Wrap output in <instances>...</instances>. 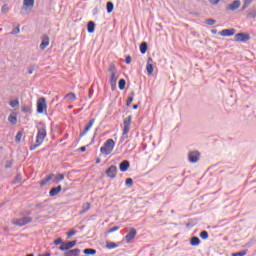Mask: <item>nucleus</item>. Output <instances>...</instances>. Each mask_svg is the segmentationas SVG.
Instances as JSON below:
<instances>
[{
	"instance_id": "nucleus-1",
	"label": "nucleus",
	"mask_w": 256,
	"mask_h": 256,
	"mask_svg": "<svg viewBox=\"0 0 256 256\" xmlns=\"http://www.w3.org/2000/svg\"><path fill=\"white\" fill-rule=\"evenodd\" d=\"M47 137V130L45 128H39L38 134L36 136V143L32 146H30V151H35L37 147L43 144V141H45V138Z\"/></svg>"
},
{
	"instance_id": "nucleus-2",
	"label": "nucleus",
	"mask_w": 256,
	"mask_h": 256,
	"mask_svg": "<svg viewBox=\"0 0 256 256\" xmlns=\"http://www.w3.org/2000/svg\"><path fill=\"white\" fill-rule=\"evenodd\" d=\"M113 149H115V141L113 139H108L104 146L100 148V152L103 155H110Z\"/></svg>"
},
{
	"instance_id": "nucleus-3",
	"label": "nucleus",
	"mask_w": 256,
	"mask_h": 256,
	"mask_svg": "<svg viewBox=\"0 0 256 256\" xmlns=\"http://www.w3.org/2000/svg\"><path fill=\"white\" fill-rule=\"evenodd\" d=\"M133 119V116H128L126 119H124L123 124H124V129H123V134H122V140L125 141V139H128L129 131H131V121Z\"/></svg>"
},
{
	"instance_id": "nucleus-4",
	"label": "nucleus",
	"mask_w": 256,
	"mask_h": 256,
	"mask_svg": "<svg viewBox=\"0 0 256 256\" xmlns=\"http://www.w3.org/2000/svg\"><path fill=\"white\" fill-rule=\"evenodd\" d=\"M33 221L32 217H23L20 219H13L12 225H16V227H23L24 225H27Z\"/></svg>"
},
{
	"instance_id": "nucleus-5",
	"label": "nucleus",
	"mask_w": 256,
	"mask_h": 256,
	"mask_svg": "<svg viewBox=\"0 0 256 256\" xmlns=\"http://www.w3.org/2000/svg\"><path fill=\"white\" fill-rule=\"evenodd\" d=\"M235 41H238L240 43H247L251 39V36L248 33H237L235 34Z\"/></svg>"
},
{
	"instance_id": "nucleus-6",
	"label": "nucleus",
	"mask_w": 256,
	"mask_h": 256,
	"mask_svg": "<svg viewBox=\"0 0 256 256\" xmlns=\"http://www.w3.org/2000/svg\"><path fill=\"white\" fill-rule=\"evenodd\" d=\"M47 109V102L44 97L39 98L37 101V113H44Z\"/></svg>"
},
{
	"instance_id": "nucleus-7",
	"label": "nucleus",
	"mask_w": 256,
	"mask_h": 256,
	"mask_svg": "<svg viewBox=\"0 0 256 256\" xmlns=\"http://www.w3.org/2000/svg\"><path fill=\"white\" fill-rule=\"evenodd\" d=\"M201 157V153L197 150L190 151L188 153V160L190 163H197Z\"/></svg>"
},
{
	"instance_id": "nucleus-8",
	"label": "nucleus",
	"mask_w": 256,
	"mask_h": 256,
	"mask_svg": "<svg viewBox=\"0 0 256 256\" xmlns=\"http://www.w3.org/2000/svg\"><path fill=\"white\" fill-rule=\"evenodd\" d=\"M77 245V240L64 242L63 245L59 246V251H69V249H73Z\"/></svg>"
},
{
	"instance_id": "nucleus-9",
	"label": "nucleus",
	"mask_w": 256,
	"mask_h": 256,
	"mask_svg": "<svg viewBox=\"0 0 256 256\" xmlns=\"http://www.w3.org/2000/svg\"><path fill=\"white\" fill-rule=\"evenodd\" d=\"M106 175L110 179H115L117 177V166L111 165L107 170H106Z\"/></svg>"
},
{
	"instance_id": "nucleus-10",
	"label": "nucleus",
	"mask_w": 256,
	"mask_h": 256,
	"mask_svg": "<svg viewBox=\"0 0 256 256\" xmlns=\"http://www.w3.org/2000/svg\"><path fill=\"white\" fill-rule=\"evenodd\" d=\"M134 237H137V229L130 228L129 233L125 236L126 243H131Z\"/></svg>"
},
{
	"instance_id": "nucleus-11",
	"label": "nucleus",
	"mask_w": 256,
	"mask_h": 256,
	"mask_svg": "<svg viewBox=\"0 0 256 256\" xmlns=\"http://www.w3.org/2000/svg\"><path fill=\"white\" fill-rule=\"evenodd\" d=\"M218 35H221L222 37H233V35H235V29H224L218 32Z\"/></svg>"
},
{
	"instance_id": "nucleus-12",
	"label": "nucleus",
	"mask_w": 256,
	"mask_h": 256,
	"mask_svg": "<svg viewBox=\"0 0 256 256\" xmlns=\"http://www.w3.org/2000/svg\"><path fill=\"white\" fill-rule=\"evenodd\" d=\"M93 125H95V118H92L88 124L86 125L84 131L82 133H80V137H85V135H87L88 131H91V127H93Z\"/></svg>"
},
{
	"instance_id": "nucleus-13",
	"label": "nucleus",
	"mask_w": 256,
	"mask_h": 256,
	"mask_svg": "<svg viewBox=\"0 0 256 256\" xmlns=\"http://www.w3.org/2000/svg\"><path fill=\"white\" fill-rule=\"evenodd\" d=\"M47 47H49V36L43 35L42 42L40 44V49H41V51H45V49H47Z\"/></svg>"
},
{
	"instance_id": "nucleus-14",
	"label": "nucleus",
	"mask_w": 256,
	"mask_h": 256,
	"mask_svg": "<svg viewBox=\"0 0 256 256\" xmlns=\"http://www.w3.org/2000/svg\"><path fill=\"white\" fill-rule=\"evenodd\" d=\"M129 167H131V163L128 160H124L119 164V169L122 173L128 171Z\"/></svg>"
},
{
	"instance_id": "nucleus-15",
	"label": "nucleus",
	"mask_w": 256,
	"mask_h": 256,
	"mask_svg": "<svg viewBox=\"0 0 256 256\" xmlns=\"http://www.w3.org/2000/svg\"><path fill=\"white\" fill-rule=\"evenodd\" d=\"M241 7V1L235 0L233 3L227 6L228 11H237Z\"/></svg>"
},
{
	"instance_id": "nucleus-16",
	"label": "nucleus",
	"mask_w": 256,
	"mask_h": 256,
	"mask_svg": "<svg viewBox=\"0 0 256 256\" xmlns=\"http://www.w3.org/2000/svg\"><path fill=\"white\" fill-rule=\"evenodd\" d=\"M61 189H63L61 185L51 188L49 191L50 197H55V195H59V193H61Z\"/></svg>"
},
{
	"instance_id": "nucleus-17",
	"label": "nucleus",
	"mask_w": 256,
	"mask_h": 256,
	"mask_svg": "<svg viewBox=\"0 0 256 256\" xmlns=\"http://www.w3.org/2000/svg\"><path fill=\"white\" fill-rule=\"evenodd\" d=\"M79 255H81V249L79 248L68 250L64 253V256H79Z\"/></svg>"
},
{
	"instance_id": "nucleus-18",
	"label": "nucleus",
	"mask_w": 256,
	"mask_h": 256,
	"mask_svg": "<svg viewBox=\"0 0 256 256\" xmlns=\"http://www.w3.org/2000/svg\"><path fill=\"white\" fill-rule=\"evenodd\" d=\"M117 79H119V75L111 74L110 85H111L113 91L117 87Z\"/></svg>"
},
{
	"instance_id": "nucleus-19",
	"label": "nucleus",
	"mask_w": 256,
	"mask_h": 256,
	"mask_svg": "<svg viewBox=\"0 0 256 256\" xmlns=\"http://www.w3.org/2000/svg\"><path fill=\"white\" fill-rule=\"evenodd\" d=\"M190 245H192V247H197V245H201V239H199V237L194 236L190 239Z\"/></svg>"
},
{
	"instance_id": "nucleus-20",
	"label": "nucleus",
	"mask_w": 256,
	"mask_h": 256,
	"mask_svg": "<svg viewBox=\"0 0 256 256\" xmlns=\"http://www.w3.org/2000/svg\"><path fill=\"white\" fill-rule=\"evenodd\" d=\"M23 5L24 7H26V9H33V6L35 5V0H24Z\"/></svg>"
},
{
	"instance_id": "nucleus-21",
	"label": "nucleus",
	"mask_w": 256,
	"mask_h": 256,
	"mask_svg": "<svg viewBox=\"0 0 256 256\" xmlns=\"http://www.w3.org/2000/svg\"><path fill=\"white\" fill-rule=\"evenodd\" d=\"M53 177H55L54 174H49L48 176H46V178L41 181L40 187H44V185H47V183H49V181H51V179H53Z\"/></svg>"
},
{
	"instance_id": "nucleus-22",
	"label": "nucleus",
	"mask_w": 256,
	"mask_h": 256,
	"mask_svg": "<svg viewBox=\"0 0 256 256\" xmlns=\"http://www.w3.org/2000/svg\"><path fill=\"white\" fill-rule=\"evenodd\" d=\"M88 33H95V22L89 21L87 24Z\"/></svg>"
},
{
	"instance_id": "nucleus-23",
	"label": "nucleus",
	"mask_w": 256,
	"mask_h": 256,
	"mask_svg": "<svg viewBox=\"0 0 256 256\" xmlns=\"http://www.w3.org/2000/svg\"><path fill=\"white\" fill-rule=\"evenodd\" d=\"M147 49H149V45L147 44V42H142L140 44V52L142 53V55H145V53H147Z\"/></svg>"
},
{
	"instance_id": "nucleus-24",
	"label": "nucleus",
	"mask_w": 256,
	"mask_h": 256,
	"mask_svg": "<svg viewBox=\"0 0 256 256\" xmlns=\"http://www.w3.org/2000/svg\"><path fill=\"white\" fill-rule=\"evenodd\" d=\"M89 209H91V204L89 202L83 204L82 210L80 211V215L87 213V211H89Z\"/></svg>"
},
{
	"instance_id": "nucleus-25",
	"label": "nucleus",
	"mask_w": 256,
	"mask_h": 256,
	"mask_svg": "<svg viewBox=\"0 0 256 256\" xmlns=\"http://www.w3.org/2000/svg\"><path fill=\"white\" fill-rule=\"evenodd\" d=\"M84 255H97V250L93 248H86L83 250Z\"/></svg>"
},
{
	"instance_id": "nucleus-26",
	"label": "nucleus",
	"mask_w": 256,
	"mask_h": 256,
	"mask_svg": "<svg viewBox=\"0 0 256 256\" xmlns=\"http://www.w3.org/2000/svg\"><path fill=\"white\" fill-rule=\"evenodd\" d=\"M113 9H115V5L113 2L109 1L106 3V11L107 13H113Z\"/></svg>"
},
{
	"instance_id": "nucleus-27",
	"label": "nucleus",
	"mask_w": 256,
	"mask_h": 256,
	"mask_svg": "<svg viewBox=\"0 0 256 256\" xmlns=\"http://www.w3.org/2000/svg\"><path fill=\"white\" fill-rule=\"evenodd\" d=\"M8 121L9 123H11V125H17V116H13V114H10L8 117Z\"/></svg>"
},
{
	"instance_id": "nucleus-28",
	"label": "nucleus",
	"mask_w": 256,
	"mask_h": 256,
	"mask_svg": "<svg viewBox=\"0 0 256 256\" xmlns=\"http://www.w3.org/2000/svg\"><path fill=\"white\" fill-rule=\"evenodd\" d=\"M146 71L148 75H153V71H155V67L153 66V64H147Z\"/></svg>"
},
{
	"instance_id": "nucleus-29",
	"label": "nucleus",
	"mask_w": 256,
	"mask_h": 256,
	"mask_svg": "<svg viewBox=\"0 0 256 256\" xmlns=\"http://www.w3.org/2000/svg\"><path fill=\"white\" fill-rule=\"evenodd\" d=\"M125 85H127V81H125V79H120L118 82V87L120 91H123V89H125Z\"/></svg>"
},
{
	"instance_id": "nucleus-30",
	"label": "nucleus",
	"mask_w": 256,
	"mask_h": 256,
	"mask_svg": "<svg viewBox=\"0 0 256 256\" xmlns=\"http://www.w3.org/2000/svg\"><path fill=\"white\" fill-rule=\"evenodd\" d=\"M108 71H109L110 75L117 74V68L115 67V64H110Z\"/></svg>"
},
{
	"instance_id": "nucleus-31",
	"label": "nucleus",
	"mask_w": 256,
	"mask_h": 256,
	"mask_svg": "<svg viewBox=\"0 0 256 256\" xmlns=\"http://www.w3.org/2000/svg\"><path fill=\"white\" fill-rule=\"evenodd\" d=\"M65 97L69 101H75V99H77V97L75 96V93H73V92L68 93Z\"/></svg>"
},
{
	"instance_id": "nucleus-32",
	"label": "nucleus",
	"mask_w": 256,
	"mask_h": 256,
	"mask_svg": "<svg viewBox=\"0 0 256 256\" xmlns=\"http://www.w3.org/2000/svg\"><path fill=\"white\" fill-rule=\"evenodd\" d=\"M132 96H129L127 101H126V105L127 107H130L131 106V103H133V97H135V92H132L131 93Z\"/></svg>"
},
{
	"instance_id": "nucleus-33",
	"label": "nucleus",
	"mask_w": 256,
	"mask_h": 256,
	"mask_svg": "<svg viewBox=\"0 0 256 256\" xmlns=\"http://www.w3.org/2000/svg\"><path fill=\"white\" fill-rule=\"evenodd\" d=\"M23 137V132L22 131H19L15 137V141L16 143H21V139Z\"/></svg>"
},
{
	"instance_id": "nucleus-34",
	"label": "nucleus",
	"mask_w": 256,
	"mask_h": 256,
	"mask_svg": "<svg viewBox=\"0 0 256 256\" xmlns=\"http://www.w3.org/2000/svg\"><path fill=\"white\" fill-rule=\"evenodd\" d=\"M248 17H250V19L256 18V8H253L252 10H250V12L248 13Z\"/></svg>"
},
{
	"instance_id": "nucleus-35",
	"label": "nucleus",
	"mask_w": 256,
	"mask_h": 256,
	"mask_svg": "<svg viewBox=\"0 0 256 256\" xmlns=\"http://www.w3.org/2000/svg\"><path fill=\"white\" fill-rule=\"evenodd\" d=\"M200 237L201 239H209V232H207L206 230H203L201 233H200Z\"/></svg>"
},
{
	"instance_id": "nucleus-36",
	"label": "nucleus",
	"mask_w": 256,
	"mask_h": 256,
	"mask_svg": "<svg viewBox=\"0 0 256 256\" xmlns=\"http://www.w3.org/2000/svg\"><path fill=\"white\" fill-rule=\"evenodd\" d=\"M107 249H116V247H118V245L115 242H108L106 244Z\"/></svg>"
},
{
	"instance_id": "nucleus-37",
	"label": "nucleus",
	"mask_w": 256,
	"mask_h": 256,
	"mask_svg": "<svg viewBox=\"0 0 256 256\" xmlns=\"http://www.w3.org/2000/svg\"><path fill=\"white\" fill-rule=\"evenodd\" d=\"M10 107L14 108L19 107V100H13L9 102Z\"/></svg>"
},
{
	"instance_id": "nucleus-38",
	"label": "nucleus",
	"mask_w": 256,
	"mask_h": 256,
	"mask_svg": "<svg viewBox=\"0 0 256 256\" xmlns=\"http://www.w3.org/2000/svg\"><path fill=\"white\" fill-rule=\"evenodd\" d=\"M126 187H132L133 186V179L132 178H127L125 181Z\"/></svg>"
},
{
	"instance_id": "nucleus-39",
	"label": "nucleus",
	"mask_w": 256,
	"mask_h": 256,
	"mask_svg": "<svg viewBox=\"0 0 256 256\" xmlns=\"http://www.w3.org/2000/svg\"><path fill=\"white\" fill-rule=\"evenodd\" d=\"M245 255H247V250H243V251L232 254V256H245Z\"/></svg>"
},
{
	"instance_id": "nucleus-40",
	"label": "nucleus",
	"mask_w": 256,
	"mask_h": 256,
	"mask_svg": "<svg viewBox=\"0 0 256 256\" xmlns=\"http://www.w3.org/2000/svg\"><path fill=\"white\" fill-rule=\"evenodd\" d=\"M215 23H217V20L215 19H212V18L206 19L207 25H215Z\"/></svg>"
},
{
	"instance_id": "nucleus-41",
	"label": "nucleus",
	"mask_w": 256,
	"mask_h": 256,
	"mask_svg": "<svg viewBox=\"0 0 256 256\" xmlns=\"http://www.w3.org/2000/svg\"><path fill=\"white\" fill-rule=\"evenodd\" d=\"M65 179V174H58L56 176V183H59V181H63Z\"/></svg>"
},
{
	"instance_id": "nucleus-42",
	"label": "nucleus",
	"mask_w": 256,
	"mask_h": 256,
	"mask_svg": "<svg viewBox=\"0 0 256 256\" xmlns=\"http://www.w3.org/2000/svg\"><path fill=\"white\" fill-rule=\"evenodd\" d=\"M115 231H119V226H114L110 228L107 233H115Z\"/></svg>"
},
{
	"instance_id": "nucleus-43",
	"label": "nucleus",
	"mask_w": 256,
	"mask_h": 256,
	"mask_svg": "<svg viewBox=\"0 0 256 256\" xmlns=\"http://www.w3.org/2000/svg\"><path fill=\"white\" fill-rule=\"evenodd\" d=\"M1 11H2L3 14L9 13V7H7V5H3L2 8H1Z\"/></svg>"
},
{
	"instance_id": "nucleus-44",
	"label": "nucleus",
	"mask_w": 256,
	"mask_h": 256,
	"mask_svg": "<svg viewBox=\"0 0 256 256\" xmlns=\"http://www.w3.org/2000/svg\"><path fill=\"white\" fill-rule=\"evenodd\" d=\"M13 167V162L12 161H7L5 164V169H11Z\"/></svg>"
},
{
	"instance_id": "nucleus-45",
	"label": "nucleus",
	"mask_w": 256,
	"mask_h": 256,
	"mask_svg": "<svg viewBox=\"0 0 256 256\" xmlns=\"http://www.w3.org/2000/svg\"><path fill=\"white\" fill-rule=\"evenodd\" d=\"M63 239H61V238H58V239H56L55 241H54V245H63Z\"/></svg>"
},
{
	"instance_id": "nucleus-46",
	"label": "nucleus",
	"mask_w": 256,
	"mask_h": 256,
	"mask_svg": "<svg viewBox=\"0 0 256 256\" xmlns=\"http://www.w3.org/2000/svg\"><path fill=\"white\" fill-rule=\"evenodd\" d=\"M20 32V29H19V26L15 27L12 32H11V35H17V33Z\"/></svg>"
},
{
	"instance_id": "nucleus-47",
	"label": "nucleus",
	"mask_w": 256,
	"mask_h": 256,
	"mask_svg": "<svg viewBox=\"0 0 256 256\" xmlns=\"http://www.w3.org/2000/svg\"><path fill=\"white\" fill-rule=\"evenodd\" d=\"M33 71H35V66H30V67L28 68V73H29V75H33Z\"/></svg>"
},
{
	"instance_id": "nucleus-48",
	"label": "nucleus",
	"mask_w": 256,
	"mask_h": 256,
	"mask_svg": "<svg viewBox=\"0 0 256 256\" xmlns=\"http://www.w3.org/2000/svg\"><path fill=\"white\" fill-rule=\"evenodd\" d=\"M125 61L127 65H130V63L133 61V58H131V56H127Z\"/></svg>"
},
{
	"instance_id": "nucleus-49",
	"label": "nucleus",
	"mask_w": 256,
	"mask_h": 256,
	"mask_svg": "<svg viewBox=\"0 0 256 256\" xmlns=\"http://www.w3.org/2000/svg\"><path fill=\"white\" fill-rule=\"evenodd\" d=\"M15 183H21V175L18 174L16 177H15Z\"/></svg>"
},
{
	"instance_id": "nucleus-50",
	"label": "nucleus",
	"mask_w": 256,
	"mask_h": 256,
	"mask_svg": "<svg viewBox=\"0 0 256 256\" xmlns=\"http://www.w3.org/2000/svg\"><path fill=\"white\" fill-rule=\"evenodd\" d=\"M77 233V231L75 230H71L67 233L68 237H73V235H75Z\"/></svg>"
},
{
	"instance_id": "nucleus-51",
	"label": "nucleus",
	"mask_w": 256,
	"mask_h": 256,
	"mask_svg": "<svg viewBox=\"0 0 256 256\" xmlns=\"http://www.w3.org/2000/svg\"><path fill=\"white\" fill-rule=\"evenodd\" d=\"M209 2L212 4V5H217L219 3V0H209Z\"/></svg>"
},
{
	"instance_id": "nucleus-52",
	"label": "nucleus",
	"mask_w": 256,
	"mask_h": 256,
	"mask_svg": "<svg viewBox=\"0 0 256 256\" xmlns=\"http://www.w3.org/2000/svg\"><path fill=\"white\" fill-rule=\"evenodd\" d=\"M147 65H153V58L149 57Z\"/></svg>"
},
{
	"instance_id": "nucleus-53",
	"label": "nucleus",
	"mask_w": 256,
	"mask_h": 256,
	"mask_svg": "<svg viewBox=\"0 0 256 256\" xmlns=\"http://www.w3.org/2000/svg\"><path fill=\"white\" fill-rule=\"evenodd\" d=\"M244 3L249 7L253 3V0H245Z\"/></svg>"
},
{
	"instance_id": "nucleus-54",
	"label": "nucleus",
	"mask_w": 256,
	"mask_h": 256,
	"mask_svg": "<svg viewBox=\"0 0 256 256\" xmlns=\"http://www.w3.org/2000/svg\"><path fill=\"white\" fill-rule=\"evenodd\" d=\"M80 151L82 153H85L87 151V147H85V146L80 147Z\"/></svg>"
},
{
	"instance_id": "nucleus-55",
	"label": "nucleus",
	"mask_w": 256,
	"mask_h": 256,
	"mask_svg": "<svg viewBox=\"0 0 256 256\" xmlns=\"http://www.w3.org/2000/svg\"><path fill=\"white\" fill-rule=\"evenodd\" d=\"M247 7H249L248 4H246V3L244 2L243 6H242V11H245V9H247Z\"/></svg>"
},
{
	"instance_id": "nucleus-56",
	"label": "nucleus",
	"mask_w": 256,
	"mask_h": 256,
	"mask_svg": "<svg viewBox=\"0 0 256 256\" xmlns=\"http://www.w3.org/2000/svg\"><path fill=\"white\" fill-rule=\"evenodd\" d=\"M41 207H43V204L41 203L36 204V209H41Z\"/></svg>"
},
{
	"instance_id": "nucleus-57",
	"label": "nucleus",
	"mask_w": 256,
	"mask_h": 256,
	"mask_svg": "<svg viewBox=\"0 0 256 256\" xmlns=\"http://www.w3.org/2000/svg\"><path fill=\"white\" fill-rule=\"evenodd\" d=\"M211 33H212L213 35H217V29H212V30H211Z\"/></svg>"
},
{
	"instance_id": "nucleus-58",
	"label": "nucleus",
	"mask_w": 256,
	"mask_h": 256,
	"mask_svg": "<svg viewBox=\"0 0 256 256\" xmlns=\"http://www.w3.org/2000/svg\"><path fill=\"white\" fill-rule=\"evenodd\" d=\"M93 95V89H89V97H91Z\"/></svg>"
},
{
	"instance_id": "nucleus-59",
	"label": "nucleus",
	"mask_w": 256,
	"mask_h": 256,
	"mask_svg": "<svg viewBox=\"0 0 256 256\" xmlns=\"http://www.w3.org/2000/svg\"><path fill=\"white\" fill-rule=\"evenodd\" d=\"M39 256H51V253L47 252V253L39 255Z\"/></svg>"
},
{
	"instance_id": "nucleus-60",
	"label": "nucleus",
	"mask_w": 256,
	"mask_h": 256,
	"mask_svg": "<svg viewBox=\"0 0 256 256\" xmlns=\"http://www.w3.org/2000/svg\"><path fill=\"white\" fill-rule=\"evenodd\" d=\"M133 109H139V105L134 104V105H133Z\"/></svg>"
},
{
	"instance_id": "nucleus-61",
	"label": "nucleus",
	"mask_w": 256,
	"mask_h": 256,
	"mask_svg": "<svg viewBox=\"0 0 256 256\" xmlns=\"http://www.w3.org/2000/svg\"><path fill=\"white\" fill-rule=\"evenodd\" d=\"M24 113H27V111H29V109L28 108H23V110H22Z\"/></svg>"
},
{
	"instance_id": "nucleus-62",
	"label": "nucleus",
	"mask_w": 256,
	"mask_h": 256,
	"mask_svg": "<svg viewBox=\"0 0 256 256\" xmlns=\"http://www.w3.org/2000/svg\"><path fill=\"white\" fill-rule=\"evenodd\" d=\"M96 163H101V158H97Z\"/></svg>"
},
{
	"instance_id": "nucleus-63",
	"label": "nucleus",
	"mask_w": 256,
	"mask_h": 256,
	"mask_svg": "<svg viewBox=\"0 0 256 256\" xmlns=\"http://www.w3.org/2000/svg\"><path fill=\"white\" fill-rule=\"evenodd\" d=\"M190 226H191V223H187V224H186V227H190Z\"/></svg>"
},
{
	"instance_id": "nucleus-64",
	"label": "nucleus",
	"mask_w": 256,
	"mask_h": 256,
	"mask_svg": "<svg viewBox=\"0 0 256 256\" xmlns=\"http://www.w3.org/2000/svg\"><path fill=\"white\" fill-rule=\"evenodd\" d=\"M68 109H73V105L68 106Z\"/></svg>"
}]
</instances>
